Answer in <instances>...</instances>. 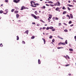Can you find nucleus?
Masks as SVG:
<instances>
[{
	"instance_id": "obj_1",
	"label": "nucleus",
	"mask_w": 76,
	"mask_h": 76,
	"mask_svg": "<svg viewBox=\"0 0 76 76\" xmlns=\"http://www.w3.org/2000/svg\"><path fill=\"white\" fill-rule=\"evenodd\" d=\"M39 4L38 3L31 4V6L32 7H37V6H39Z\"/></svg>"
},
{
	"instance_id": "obj_2",
	"label": "nucleus",
	"mask_w": 76,
	"mask_h": 76,
	"mask_svg": "<svg viewBox=\"0 0 76 76\" xmlns=\"http://www.w3.org/2000/svg\"><path fill=\"white\" fill-rule=\"evenodd\" d=\"M54 5L55 6H60V3L59 1H57L56 4H54Z\"/></svg>"
},
{
	"instance_id": "obj_3",
	"label": "nucleus",
	"mask_w": 76,
	"mask_h": 76,
	"mask_svg": "<svg viewBox=\"0 0 76 76\" xmlns=\"http://www.w3.org/2000/svg\"><path fill=\"white\" fill-rule=\"evenodd\" d=\"M27 9V7H24V6H23L21 7V8L20 9L21 10H23V9Z\"/></svg>"
},
{
	"instance_id": "obj_4",
	"label": "nucleus",
	"mask_w": 76,
	"mask_h": 76,
	"mask_svg": "<svg viewBox=\"0 0 76 76\" xmlns=\"http://www.w3.org/2000/svg\"><path fill=\"white\" fill-rule=\"evenodd\" d=\"M31 15L34 18V19H37V16L35 15H34L33 14H31Z\"/></svg>"
},
{
	"instance_id": "obj_5",
	"label": "nucleus",
	"mask_w": 76,
	"mask_h": 76,
	"mask_svg": "<svg viewBox=\"0 0 76 76\" xmlns=\"http://www.w3.org/2000/svg\"><path fill=\"white\" fill-rule=\"evenodd\" d=\"M13 1L14 2V3H18L19 1H20V0H13Z\"/></svg>"
},
{
	"instance_id": "obj_6",
	"label": "nucleus",
	"mask_w": 76,
	"mask_h": 76,
	"mask_svg": "<svg viewBox=\"0 0 76 76\" xmlns=\"http://www.w3.org/2000/svg\"><path fill=\"white\" fill-rule=\"evenodd\" d=\"M65 45V43L64 42L63 43L61 42H60L59 43H58V45Z\"/></svg>"
},
{
	"instance_id": "obj_7",
	"label": "nucleus",
	"mask_w": 76,
	"mask_h": 76,
	"mask_svg": "<svg viewBox=\"0 0 76 76\" xmlns=\"http://www.w3.org/2000/svg\"><path fill=\"white\" fill-rule=\"evenodd\" d=\"M8 10V9H6L5 10V12H6V13H4V15H6V14H7V11Z\"/></svg>"
},
{
	"instance_id": "obj_8",
	"label": "nucleus",
	"mask_w": 76,
	"mask_h": 76,
	"mask_svg": "<svg viewBox=\"0 0 76 76\" xmlns=\"http://www.w3.org/2000/svg\"><path fill=\"white\" fill-rule=\"evenodd\" d=\"M46 29H53V27L51 26L50 27H48L46 28Z\"/></svg>"
},
{
	"instance_id": "obj_9",
	"label": "nucleus",
	"mask_w": 76,
	"mask_h": 76,
	"mask_svg": "<svg viewBox=\"0 0 76 76\" xmlns=\"http://www.w3.org/2000/svg\"><path fill=\"white\" fill-rule=\"evenodd\" d=\"M30 3H31V4H35V2H34V1H31Z\"/></svg>"
},
{
	"instance_id": "obj_10",
	"label": "nucleus",
	"mask_w": 76,
	"mask_h": 76,
	"mask_svg": "<svg viewBox=\"0 0 76 76\" xmlns=\"http://www.w3.org/2000/svg\"><path fill=\"white\" fill-rule=\"evenodd\" d=\"M42 40H43V41L44 42V44H45V42H45V39H44L43 38H42Z\"/></svg>"
},
{
	"instance_id": "obj_11",
	"label": "nucleus",
	"mask_w": 76,
	"mask_h": 76,
	"mask_svg": "<svg viewBox=\"0 0 76 76\" xmlns=\"http://www.w3.org/2000/svg\"><path fill=\"white\" fill-rule=\"evenodd\" d=\"M70 15L71 18V19H73V15L72 14H70Z\"/></svg>"
},
{
	"instance_id": "obj_12",
	"label": "nucleus",
	"mask_w": 76,
	"mask_h": 76,
	"mask_svg": "<svg viewBox=\"0 0 76 76\" xmlns=\"http://www.w3.org/2000/svg\"><path fill=\"white\" fill-rule=\"evenodd\" d=\"M67 5L69 7H73V5H71L70 4H68Z\"/></svg>"
},
{
	"instance_id": "obj_13",
	"label": "nucleus",
	"mask_w": 76,
	"mask_h": 76,
	"mask_svg": "<svg viewBox=\"0 0 76 76\" xmlns=\"http://www.w3.org/2000/svg\"><path fill=\"white\" fill-rule=\"evenodd\" d=\"M48 3H50L51 4H53V3L51 1H49L48 2Z\"/></svg>"
},
{
	"instance_id": "obj_14",
	"label": "nucleus",
	"mask_w": 76,
	"mask_h": 76,
	"mask_svg": "<svg viewBox=\"0 0 76 76\" xmlns=\"http://www.w3.org/2000/svg\"><path fill=\"white\" fill-rule=\"evenodd\" d=\"M16 16L17 18H19V14H16Z\"/></svg>"
},
{
	"instance_id": "obj_15",
	"label": "nucleus",
	"mask_w": 76,
	"mask_h": 76,
	"mask_svg": "<svg viewBox=\"0 0 76 76\" xmlns=\"http://www.w3.org/2000/svg\"><path fill=\"white\" fill-rule=\"evenodd\" d=\"M38 63L39 64H41V61H40V60L39 59L38 60Z\"/></svg>"
},
{
	"instance_id": "obj_16",
	"label": "nucleus",
	"mask_w": 76,
	"mask_h": 76,
	"mask_svg": "<svg viewBox=\"0 0 76 76\" xmlns=\"http://www.w3.org/2000/svg\"><path fill=\"white\" fill-rule=\"evenodd\" d=\"M45 6H43L42 7H41V9H45Z\"/></svg>"
},
{
	"instance_id": "obj_17",
	"label": "nucleus",
	"mask_w": 76,
	"mask_h": 76,
	"mask_svg": "<svg viewBox=\"0 0 76 76\" xmlns=\"http://www.w3.org/2000/svg\"><path fill=\"white\" fill-rule=\"evenodd\" d=\"M28 31H28V30H27L25 31V33H26V34L28 35Z\"/></svg>"
},
{
	"instance_id": "obj_18",
	"label": "nucleus",
	"mask_w": 76,
	"mask_h": 76,
	"mask_svg": "<svg viewBox=\"0 0 76 76\" xmlns=\"http://www.w3.org/2000/svg\"><path fill=\"white\" fill-rule=\"evenodd\" d=\"M34 13L36 14V15H38V13L37 12V11H35Z\"/></svg>"
},
{
	"instance_id": "obj_19",
	"label": "nucleus",
	"mask_w": 76,
	"mask_h": 76,
	"mask_svg": "<svg viewBox=\"0 0 76 76\" xmlns=\"http://www.w3.org/2000/svg\"><path fill=\"white\" fill-rule=\"evenodd\" d=\"M18 12H19L18 11H15L14 12V13H18Z\"/></svg>"
},
{
	"instance_id": "obj_20",
	"label": "nucleus",
	"mask_w": 76,
	"mask_h": 76,
	"mask_svg": "<svg viewBox=\"0 0 76 76\" xmlns=\"http://www.w3.org/2000/svg\"><path fill=\"white\" fill-rule=\"evenodd\" d=\"M58 9H59V8L57 7V8L55 10H56V11H58Z\"/></svg>"
},
{
	"instance_id": "obj_21",
	"label": "nucleus",
	"mask_w": 76,
	"mask_h": 76,
	"mask_svg": "<svg viewBox=\"0 0 76 76\" xmlns=\"http://www.w3.org/2000/svg\"><path fill=\"white\" fill-rule=\"evenodd\" d=\"M35 38V36H33L31 38V39H34Z\"/></svg>"
},
{
	"instance_id": "obj_22",
	"label": "nucleus",
	"mask_w": 76,
	"mask_h": 76,
	"mask_svg": "<svg viewBox=\"0 0 76 76\" xmlns=\"http://www.w3.org/2000/svg\"><path fill=\"white\" fill-rule=\"evenodd\" d=\"M19 36H17V40H19Z\"/></svg>"
},
{
	"instance_id": "obj_23",
	"label": "nucleus",
	"mask_w": 76,
	"mask_h": 76,
	"mask_svg": "<svg viewBox=\"0 0 76 76\" xmlns=\"http://www.w3.org/2000/svg\"><path fill=\"white\" fill-rule=\"evenodd\" d=\"M3 44L2 43H1L0 44V46L1 47H3Z\"/></svg>"
},
{
	"instance_id": "obj_24",
	"label": "nucleus",
	"mask_w": 76,
	"mask_h": 76,
	"mask_svg": "<svg viewBox=\"0 0 76 76\" xmlns=\"http://www.w3.org/2000/svg\"><path fill=\"white\" fill-rule=\"evenodd\" d=\"M66 11H64L63 13V15H64V14H66Z\"/></svg>"
},
{
	"instance_id": "obj_25",
	"label": "nucleus",
	"mask_w": 76,
	"mask_h": 76,
	"mask_svg": "<svg viewBox=\"0 0 76 76\" xmlns=\"http://www.w3.org/2000/svg\"><path fill=\"white\" fill-rule=\"evenodd\" d=\"M62 9L63 10H66V8L64 7L62 8Z\"/></svg>"
},
{
	"instance_id": "obj_26",
	"label": "nucleus",
	"mask_w": 76,
	"mask_h": 76,
	"mask_svg": "<svg viewBox=\"0 0 76 76\" xmlns=\"http://www.w3.org/2000/svg\"><path fill=\"white\" fill-rule=\"evenodd\" d=\"M69 50L70 51H73V49H72L69 48Z\"/></svg>"
},
{
	"instance_id": "obj_27",
	"label": "nucleus",
	"mask_w": 76,
	"mask_h": 76,
	"mask_svg": "<svg viewBox=\"0 0 76 76\" xmlns=\"http://www.w3.org/2000/svg\"><path fill=\"white\" fill-rule=\"evenodd\" d=\"M3 13V11L2 10H1L0 11V13Z\"/></svg>"
},
{
	"instance_id": "obj_28",
	"label": "nucleus",
	"mask_w": 76,
	"mask_h": 76,
	"mask_svg": "<svg viewBox=\"0 0 76 76\" xmlns=\"http://www.w3.org/2000/svg\"><path fill=\"white\" fill-rule=\"evenodd\" d=\"M58 49H60V48H63V47H58L57 48Z\"/></svg>"
},
{
	"instance_id": "obj_29",
	"label": "nucleus",
	"mask_w": 76,
	"mask_h": 76,
	"mask_svg": "<svg viewBox=\"0 0 76 76\" xmlns=\"http://www.w3.org/2000/svg\"><path fill=\"white\" fill-rule=\"evenodd\" d=\"M40 21L42 22H43V23H45V22L43 21V20H40Z\"/></svg>"
},
{
	"instance_id": "obj_30",
	"label": "nucleus",
	"mask_w": 76,
	"mask_h": 76,
	"mask_svg": "<svg viewBox=\"0 0 76 76\" xmlns=\"http://www.w3.org/2000/svg\"><path fill=\"white\" fill-rule=\"evenodd\" d=\"M14 11H15V9H12L11 10L12 12H14Z\"/></svg>"
},
{
	"instance_id": "obj_31",
	"label": "nucleus",
	"mask_w": 76,
	"mask_h": 76,
	"mask_svg": "<svg viewBox=\"0 0 76 76\" xmlns=\"http://www.w3.org/2000/svg\"><path fill=\"white\" fill-rule=\"evenodd\" d=\"M53 38V36H50L49 37L50 39H51Z\"/></svg>"
},
{
	"instance_id": "obj_32",
	"label": "nucleus",
	"mask_w": 76,
	"mask_h": 76,
	"mask_svg": "<svg viewBox=\"0 0 76 76\" xmlns=\"http://www.w3.org/2000/svg\"><path fill=\"white\" fill-rule=\"evenodd\" d=\"M22 44H25V42L24 41H22Z\"/></svg>"
},
{
	"instance_id": "obj_33",
	"label": "nucleus",
	"mask_w": 76,
	"mask_h": 76,
	"mask_svg": "<svg viewBox=\"0 0 76 76\" xmlns=\"http://www.w3.org/2000/svg\"><path fill=\"white\" fill-rule=\"evenodd\" d=\"M72 23V22L71 21H70L69 22V24H70V23Z\"/></svg>"
},
{
	"instance_id": "obj_34",
	"label": "nucleus",
	"mask_w": 76,
	"mask_h": 76,
	"mask_svg": "<svg viewBox=\"0 0 76 76\" xmlns=\"http://www.w3.org/2000/svg\"><path fill=\"white\" fill-rule=\"evenodd\" d=\"M54 41H55V40L54 39H53L52 40V42H54Z\"/></svg>"
},
{
	"instance_id": "obj_35",
	"label": "nucleus",
	"mask_w": 76,
	"mask_h": 76,
	"mask_svg": "<svg viewBox=\"0 0 76 76\" xmlns=\"http://www.w3.org/2000/svg\"><path fill=\"white\" fill-rule=\"evenodd\" d=\"M69 65H70V64H68L65 65V66H66V67H67V66H69Z\"/></svg>"
},
{
	"instance_id": "obj_36",
	"label": "nucleus",
	"mask_w": 76,
	"mask_h": 76,
	"mask_svg": "<svg viewBox=\"0 0 76 76\" xmlns=\"http://www.w3.org/2000/svg\"><path fill=\"white\" fill-rule=\"evenodd\" d=\"M65 44H67V40H66L65 41Z\"/></svg>"
},
{
	"instance_id": "obj_37",
	"label": "nucleus",
	"mask_w": 76,
	"mask_h": 76,
	"mask_svg": "<svg viewBox=\"0 0 76 76\" xmlns=\"http://www.w3.org/2000/svg\"><path fill=\"white\" fill-rule=\"evenodd\" d=\"M5 1L6 3H8V0H5Z\"/></svg>"
},
{
	"instance_id": "obj_38",
	"label": "nucleus",
	"mask_w": 76,
	"mask_h": 76,
	"mask_svg": "<svg viewBox=\"0 0 76 76\" xmlns=\"http://www.w3.org/2000/svg\"><path fill=\"white\" fill-rule=\"evenodd\" d=\"M58 25H59V26H61V23H58Z\"/></svg>"
},
{
	"instance_id": "obj_39",
	"label": "nucleus",
	"mask_w": 76,
	"mask_h": 76,
	"mask_svg": "<svg viewBox=\"0 0 76 76\" xmlns=\"http://www.w3.org/2000/svg\"><path fill=\"white\" fill-rule=\"evenodd\" d=\"M50 5L51 7H53V6H54V5L53 4H50Z\"/></svg>"
},
{
	"instance_id": "obj_40",
	"label": "nucleus",
	"mask_w": 76,
	"mask_h": 76,
	"mask_svg": "<svg viewBox=\"0 0 76 76\" xmlns=\"http://www.w3.org/2000/svg\"><path fill=\"white\" fill-rule=\"evenodd\" d=\"M64 32H67V30L66 29H65L64 30Z\"/></svg>"
},
{
	"instance_id": "obj_41",
	"label": "nucleus",
	"mask_w": 76,
	"mask_h": 76,
	"mask_svg": "<svg viewBox=\"0 0 76 76\" xmlns=\"http://www.w3.org/2000/svg\"><path fill=\"white\" fill-rule=\"evenodd\" d=\"M56 20H58V18L57 17H56L55 18Z\"/></svg>"
},
{
	"instance_id": "obj_42",
	"label": "nucleus",
	"mask_w": 76,
	"mask_h": 76,
	"mask_svg": "<svg viewBox=\"0 0 76 76\" xmlns=\"http://www.w3.org/2000/svg\"><path fill=\"white\" fill-rule=\"evenodd\" d=\"M67 9L68 10H70V8H69V7H67Z\"/></svg>"
},
{
	"instance_id": "obj_43",
	"label": "nucleus",
	"mask_w": 76,
	"mask_h": 76,
	"mask_svg": "<svg viewBox=\"0 0 76 76\" xmlns=\"http://www.w3.org/2000/svg\"><path fill=\"white\" fill-rule=\"evenodd\" d=\"M64 25H65L66 26H67V24H66V23H64Z\"/></svg>"
},
{
	"instance_id": "obj_44",
	"label": "nucleus",
	"mask_w": 76,
	"mask_h": 76,
	"mask_svg": "<svg viewBox=\"0 0 76 76\" xmlns=\"http://www.w3.org/2000/svg\"><path fill=\"white\" fill-rule=\"evenodd\" d=\"M48 20L49 21V22H50V21L51 20H50V18H48Z\"/></svg>"
},
{
	"instance_id": "obj_45",
	"label": "nucleus",
	"mask_w": 76,
	"mask_h": 76,
	"mask_svg": "<svg viewBox=\"0 0 76 76\" xmlns=\"http://www.w3.org/2000/svg\"><path fill=\"white\" fill-rule=\"evenodd\" d=\"M68 75L69 76H71V75H72V74H70V73H69V74Z\"/></svg>"
},
{
	"instance_id": "obj_46",
	"label": "nucleus",
	"mask_w": 76,
	"mask_h": 76,
	"mask_svg": "<svg viewBox=\"0 0 76 76\" xmlns=\"http://www.w3.org/2000/svg\"><path fill=\"white\" fill-rule=\"evenodd\" d=\"M52 31H55V29H52Z\"/></svg>"
},
{
	"instance_id": "obj_47",
	"label": "nucleus",
	"mask_w": 76,
	"mask_h": 76,
	"mask_svg": "<svg viewBox=\"0 0 76 76\" xmlns=\"http://www.w3.org/2000/svg\"><path fill=\"white\" fill-rule=\"evenodd\" d=\"M66 16H67V17H68V18L69 17H70V16L68 15H66Z\"/></svg>"
},
{
	"instance_id": "obj_48",
	"label": "nucleus",
	"mask_w": 76,
	"mask_h": 76,
	"mask_svg": "<svg viewBox=\"0 0 76 76\" xmlns=\"http://www.w3.org/2000/svg\"><path fill=\"white\" fill-rule=\"evenodd\" d=\"M46 6H50V5L48 4H46Z\"/></svg>"
},
{
	"instance_id": "obj_49",
	"label": "nucleus",
	"mask_w": 76,
	"mask_h": 76,
	"mask_svg": "<svg viewBox=\"0 0 76 76\" xmlns=\"http://www.w3.org/2000/svg\"><path fill=\"white\" fill-rule=\"evenodd\" d=\"M64 57H65V58L67 59V57H66V56H64Z\"/></svg>"
},
{
	"instance_id": "obj_50",
	"label": "nucleus",
	"mask_w": 76,
	"mask_h": 76,
	"mask_svg": "<svg viewBox=\"0 0 76 76\" xmlns=\"http://www.w3.org/2000/svg\"><path fill=\"white\" fill-rule=\"evenodd\" d=\"M32 24H33V25H35V23H32Z\"/></svg>"
},
{
	"instance_id": "obj_51",
	"label": "nucleus",
	"mask_w": 76,
	"mask_h": 76,
	"mask_svg": "<svg viewBox=\"0 0 76 76\" xmlns=\"http://www.w3.org/2000/svg\"><path fill=\"white\" fill-rule=\"evenodd\" d=\"M20 21H21V20H19L18 21V22H20Z\"/></svg>"
},
{
	"instance_id": "obj_52",
	"label": "nucleus",
	"mask_w": 76,
	"mask_h": 76,
	"mask_svg": "<svg viewBox=\"0 0 76 76\" xmlns=\"http://www.w3.org/2000/svg\"><path fill=\"white\" fill-rule=\"evenodd\" d=\"M74 38L75 39H76V36H75L74 37Z\"/></svg>"
},
{
	"instance_id": "obj_53",
	"label": "nucleus",
	"mask_w": 76,
	"mask_h": 76,
	"mask_svg": "<svg viewBox=\"0 0 76 76\" xmlns=\"http://www.w3.org/2000/svg\"><path fill=\"white\" fill-rule=\"evenodd\" d=\"M46 28L45 27H44L43 28V29H46Z\"/></svg>"
},
{
	"instance_id": "obj_54",
	"label": "nucleus",
	"mask_w": 76,
	"mask_h": 76,
	"mask_svg": "<svg viewBox=\"0 0 76 76\" xmlns=\"http://www.w3.org/2000/svg\"><path fill=\"white\" fill-rule=\"evenodd\" d=\"M73 26V24H72L70 25V26Z\"/></svg>"
},
{
	"instance_id": "obj_55",
	"label": "nucleus",
	"mask_w": 76,
	"mask_h": 76,
	"mask_svg": "<svg viewBox=\"0 0 76 76\" xmlns=\"http://www.w3.org/2000/svg\"><path fill=\"white\" fill-rule=\"evenodd\" d=\"M67 57H68V59H70V57H69V56H68Z\"/></svg>"
},
{
	"instance_id": "obj_56",
	"label": "nucleus",
	"mask_w": 76,
	"mask_h": 76,
	"mask_svg": "<svg viewBox=\"0 0 76 76\" xmlns=\"http://www.w3.org/2000/svg\"><path fill=\"white\" fill-rule=\"evenodd\" d=\"M60 39H63V38L61 37V38H60Z\"/></svg>"
},
{
	"instance_id": "obj_57",
	"label": "nucleus",
	"mask_w": 76,
	"mask_h": 76,
	"mask_svg": "<svg viewBox=\"0 0 76 76\" xmlns=\"http://www.w3.org/2000/svg\"><path fill=\"white\" fill-rule=\"evenodd\" d=\"M48 10L49 11H50V10H51V9L50 8H49V9H48Z\"/></svg>"
},
{
	"instance_id": "obj_58",
	"label": "nucleus",
	"mask_w": 76,
	"mask_h": 76,
	"mask_svg": "<svg viewBox=\"0 0 76 76\" xmlns=\"http://www.w3.org/2000/svg\"><path fill=\"white\" fill-rule=\"evenodd\" d=\"M68 2V3H70V1H69Z\"/></svg>"
},
{
	"instance_id": "obj_59",
	"label": "nucleus",
	"mask_w": 76,
	"mask_h": 76,
	"mask_svg": "<svg viewBox=\"0 0 76 76\" xmlns=\"http://www.w3.org/2000/svg\"><path fill=\"white\" fill-rule=\"evenodd\" d=\"M55 19V17L53 18V19Z\"/></svg>"
},
{
	"instance_id": "obj_60",
	"label": "nucleus",
	"mask_w": 76,
	"mask_h": 76,
	"mask_svg": "<svg viewBox=\"0 0 76 76\" xmlns=\"http://www.w3.org/2000/svg\"><path fill=\"white\" fill-rule=\"evenodd\" d=\"M1 6H3V4H1Z\"/></svg>"
},
{
	"instance_id": "obj_61",
	"label": "nucleus",
	"mask_w": 76,
	"mask_h": 76,
	"mask_svg": "<svg viewBox=\"0 0 76 76\" xmlns=\"http://www.w3.org/2000/svg\"><path fill=\"white\" fill-rule=\"evenodd\" d=\"M58 38H60H60H61V37H59V36H58Z\"/></svg>"
},
{
	"instance_id": "obj_62",
	"label": "nucleus",
	"mask_w": 76,
	"mask_h": 76,
	"mask_svg": "<svg viewBox=\"0 0 76 76\" xmlns=\"http://www.w3.org/2000/svg\"><path fill=\"white\" fill-rule=\"evenodd\" d=\"M37 18H39V16H38Z\"/></svg>"
},
{
	"instance_id": "obj_63",
	"label": "nucleus",
	"mask_w": 76,
	"mask_h": 76,
	"mask_svg": "<svg viewBox=\"0 0 76 76\" xmlns=\"http://www.w3.org/2000/svg\"><path fill=\"white\" fill-rule=\"evenodd\" d=\"M49 19H51V17H49Z\"/></svg>"
},
{
	"instance_id": "obj_64",
	"label": "nucleus",
	"mask_w": 76,
	"mask_h": 76,
	"mask_svg": "<svg viewBox=\"0 0 76 76\" xmlns=\"http://www.w3.org/2000/svg\"><path fill=\"white\" fill-rule=\"evenodd\" d=\"M41 10L39 11V13H41Z\"/></svg>"
}]
</instances>
